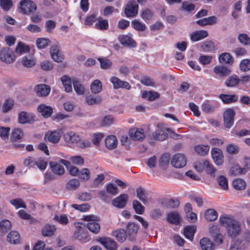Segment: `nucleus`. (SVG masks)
I'll use <instances>...</instances> for the list:
<instances>
[{
    "mask_svg": "<svg viewBox=\"0 0 250 250\" xmlns=\"http://www.w3.org/2000/svg\"><path fill=\"white\" fill-rule=\"evenodd\" d=\"M220 225L225 228L229 234H239L241 225L233 216L228 214L221 215L219 219Z\"/></svg>",
    "mask_w": 250,
    "mask_h": 250,
    "instance_id": "obj_1",
    "label": "nucleus"
},
{
    "mask_svg": "<svg viewBox=\"0 0 250 250\" xmlns=\"http://www.w3.org/2000/svg\"><path fill=\"white\" fill-rule=\"evenodd\" d=\"M20 11L26 15L34 13L37 9L35 3L31 0H21L20 2Z\"/></svg>",
    "mask_w": 250,
    "mask_h": 250,
    "instance_id": "obj_2",
    "label": "nucleus"
},
{
    "mask_svg": "<svg viewBox=\"0 0 250 250\" xmlns=\"http://www.w3.org/2000/svg\"><path fill=\"white\" fill-rule=\"evenodd\" d=\"M13 51L9 47H3L0 50V60L7 63H11L15 61Z\"/></svg>",
    "mask_w": 250,
    "mask_h": 250,
    "instance_id": "obj_3",
    "label": "nucleus"
},
{
    "mask_svg": "<svg viewBox=\"0 0 250 250\" xmlns=\"http://www.w3.org/2000/svg\"><path fill=\"white\" fill-rule=\"evenodd\" d=\"M171 165L176 168H182L187 164V159L185 156L181 153L174 155L170 160Z\"/></svg>",
    "mask_w": 250,
    "mask_h": 250,
    "instance_id": "obj_4",
    "label": "nucleus"
},
{
    "mask_svg": "<svg viewBox=\"0 0 250 250\" xmlns=\"http://www.w3.org/2000/svg\"><path fill=\"white\" fill-rule=\"evenodd\" d=\"M139 6L135 0L129 1L125 8V13L128 18L134 17L138 13Z\"/></svg>",
    "mask_w": 250,
    "mask_h": 250,
    "instance_id": "obj_5",
    "label": "nucleus"
},
{
    "mask_svg": "<svg viewBox=\"0 0 250 250\" xmlns=\"http://www.w3.org/2000/svg\"><path fill=\"white\" fill-rule=\"evenodd\" d=\"M235 112L232 109L229 108L224 113V121L226 127L230 128L233 125Z\"/></svg>",
    "mask_w": 250,
    "mask_h": 250,
    "instance_id": "obj_6",
    "label": "nucleus"
},
{
    "mask_svg": "<svg viewBox=\"0 0 250 250\" xmlns=\"http://www.w3.org/2000/svg\"><path fill=\"white\" fill-rule=\"evenodd\" d=\"M62 134V129H58L53 131L47 132L45 137L49 142L56 144L59 141Z\"/></svg>",
    "mask_w": 250,
    "mask_h": 250,
    "instance_id": "obj_7",
    "label": "nucleus"
},
{
    "mask_svg": "<svg viewBox=\"0 0 250 250\" xmlns=\"http://www.w3.org/2000/svg\"><path fill=\"white\" fill-rule=\"evenodd\" d=\"M110 81L113 84V88L116 89L125 88L129 90L131 88V86L128 82L121 81L118 77L115 76L111 77Z\"/></svg>",
    "mask_w": 250,
    "mask_h": 250,
    "instance_id": "obj_8",
    "label": "nucleus"
},
{
    "mask_svg": "<svg viewBox=\"0 0 250 250\" xmlns=\"http://www.w3.org/2000/svg\"><path fill=\"white\" fill-rule=\"evenodd\" d=\"M132 34L121 35L118 37V40L121 44L129 47H134L136 46V43L132 38Z\"/></svg>",
    "mask_w": 250,
    "mask_h": 250,
    "instance_id": "obj_9",
    "label": "nucleus"
},
{
    "mask_svg": "<svg viewBox=\"0 0 250 250\" xmlns=\"http://www.w3.org/2000/svg\"><path fill=\"white\" fill-rule=\"evenodd\" d=\"M138 227L134 223H128L126 225L125 230L124 229H120L116 234H136L138 231Z\"/></svg>",
    "mask_w": 250,
    "mask_h": 250,
    "instance_id": "obj_10",
    "label": "nucleus"
},
{
    "mask_svg": "<svg viewBox=\"0 0 250 250\" xmlns=\"http://www.w3.org/2000/svg\"><path fill=\"white\" fill-rule=\"evenodd\" d=\"M98 241L103 245L106 249L109 250H116L117 247L116 243L108 237H101Z\"/></svg>",
    "mask_w": 250,
    "mask_h": 250,
    "instance_id": "obj_11",
    "label": "nucleus"
},
{
    "mask_svg": "<svg viewBox=\"0 0 250 250\" xmlns=\"http://www.w3.org/2000/svg\"><path fill=\"white\" fill-rule=\"evenodd\" d=\"M130 138L135 141H142L145 138L144 131L140 128H131L129 131Z\"/></svg>",
    "mask_w": 250,
    "mask_h": 250,
    "instance_id": "obj_12",
    "label": "nucleus"
},
{
    "mask_svg": "<svg viewBox=\"0 0 250 250\" xmlns=\"http://www.w3.org/2000/svg\"><path fill=\"white\" fill-rule=\"evenodd\" d=\"M128 196L126 194H121L119 196L115 198L112 201V204L118 208H123L126 204Z\"/></svg>",
    "mask_w": 250,
    "mask_h": 250,
    "instance_id": "obj_13",
    "label": "nucleus"
},
{
    "mask_svg": "<svg viewBox=\"0 0 250 250\" xmlns=\"http://www.w3.org/2000/svg\"><path fill=\"white\" fill-rule=\"evenodd\" d=\"M218 106L219 104L217 102L207 100L203 103L202 110L205 113H210L213 112Z\"/></svg>",
    "mask_w": 250,
    "mask_h": 250,
    "instance_id": "obj_14",
    "label": "nucleus"
},
{
    "mask_svg": "<svg viewBox=\"0 0 250 250\" xmlns=\"http://www.w3.org/2000/svg\"><path fill=\"white\" fill-rule=\"evenodd\" d=\"M208 36V32L206 30H197L192 32L190 36V40L192 42H197L207 38Z\"/></svg>",
    "mask_w": 250,
    "mask_h": 250,
    "instance_id": "obj_15",
    "label": "nucleus"
},
{
    "mask_svg": "<svg viewBox=\"0 0 250 250\" xmlns=\"http://www.w3.org/2000/svg\"><path fill=\"white\" fill-rule=\"evenodd\" d=\"M167 220L168 223L175 225H179L181 222L180 215L176 211L169 212L167 214Z\"/></svg>",
    "mask_w": 250,
    "mask_h": 250,
    "instance_id": "obj_16",
    "label": "nucleus"
},
{
    "mask_svg": "<svg viewBox=\"0 0 250 250\" xmlns=\"http://www.w3.org/2000/svg\"><path fill=\"white\" fill-rule=\"evenodd\" d=\"M35 90L39 96L45 97L49 93L50 87L46 84H40L36 86Z\"/></svg>",
    "mask_w": 250,
    "mask_h": 250,
    "instance_id": "obj_17",
    "label": "nucleus"
},
{
    "mask_svg": "<svg viewBox=\"0 0 250 250\" xmlns=\"http://www.w3.org/2000/svg\"><path fill=\"white\" fill-rule=\"evenodd\" d=\"M219 98L225 104L235 103L238 99V96L235 94H221L219 96Z\"/></svg>",
    "mask_w": 250,
    "mask_h": 250,
    "instance_id": "obj_18",
    "label": "nucleus"
},
{
    "mask_svg": "<svg viewBox=\"0 0 250 250\" xmlns=\"http://www.w3.org/2000/svg\"><path fill=\"white\" fill-rule=\"evenodd\" d=\"M63 137L65 141L68 143H77L81 141L80 136L72 131L67 132Z\"/></svg>",
    "mask_w": 250,
    "mask_h": 250,
    "instance_id": "obj_19",
    "label": "nucleus"
},
{
    "mask_svg": "<svg viewBox=\"0 0 250 250\" xmlns=\"http://www.w3.org/2000/svg\"><path fill=\"white\" fill-rule=\"evenodd\" d=\"M211 155L215 163L217 165H220L223 163V155L221 149L217 148H213L211 150Z\"/></svg>",
    "mask_w": 250,
    "mask_h": 250,
    "instance_id": "obj_20",
    "label": "nucleus"
},
{
    "mask_svg": "<svg viewBox=\"0 0 250 250\" xmlns=\"http://www.w3.org/2000/svg\"><path fill=\"white\" fill-rule=\"evenodd\" d=\"M37 110L45 118L50 117L52 115L53 112V109L51 107L46 105L44 104H40L38 107Z\"/></svg>",
    "mask_w": 250,
    "mask_h": 250,
    "instance_id": "obj_21",
    "label": "nucleus"
},
{
    "mask_svg": "<svg viewBox=\"0 0 250 250\" xmlns=\"http://www.w3.org/2000/svg\"><path fill=\"white\" fill-rule=\"evenodd\" d=\"M50 54L53 60L58 62H62L63 56L57 46H53L50 49Z\"/></svg>",
    "mask_w": 250,
    "mask_h": 250,
    "instance_id": "obj_22",
    "label": "nucleus"
},
{
    "mask_svg": "<svg viewBox=\"0 0 250 250\" xmlns=\"http://www.w3.org/2000/svg\"><path fill=\"white\" fill-rule=\"evenodd\" d=\"M60 162L66 167L67 169H68L69 173L70 175L76 176L79 173V170L78 168L75 166H71L70 162L68 161L62 159L60 160Z\"/></svg>",
    "mask_w": 250,
    "mask_h": 250,
    "instance_id": "obj_23",
    "label": "nucleus"
},
{
    "mask_svg": "<svg viewBox=\"0 0 250 250\" xmlns=\"http://www.w3.org/2000/svg\"><path fill=\"white\" fill-rule=\"evenodd\" d=\"M60 163L56 162H50L49 164L52 171L56 175H62L64 173V169Z\"/></svg>",
    "mask_w": 250,
    "mask_h": 250,
    "instance_id": "obj_24",
    "label": "nucleus"
},
{
    "mask_svg": "<svg viewBox=\"0 0 250 250\" xmlns=\"http://www.w3.org/2000/svg\"><path fill=\"white\" fill-rule=\"evenodd\" d=\"M118 144V140L114 135H110L107 137L105 140V145L109 149L115 148Z\"/></svg>",
    "mask_w": 250,
    "mask_h": 250,
    "instance_id": "obj_25",
    "label": "nucleus"
},
{
    "mask_svg": "<svg viewBox=\"0 0 250 250\" xmlns=\"http://www.w3.org/2000/svg\"><path fill=\"white\" fill-rule=\"evenodd\" d=\"M200 245L202 250H214L213 243L207 237H205L201 239Z\"/></svg>",
    "mask_w": 250,
    "mask_h": 250,
    "instance_id": "obj_26",
    "label": "nucleus"
},
{
    "mask_svg": "<svg viewBox=\"0 0 250 250\" xmlns=\"http://www.w3.org/2000/svg\"><path fill=\"white\" fill-rule=\"evenodd\" d=\"M152 137L154 140L162 141L167 138L168 134L164 130L158 129L152 133Z\"/></svg>",
    "mask_w": 250,
    "mask_h": 250,
    "instance_id": "obj_27",
    "label": "nucleus"
},
{
    "mask_svg": "<svg viewBox=\"0 0 250 250\" xmlns=\"http://www.w3.org/2000/svg\"><path fill=\"white\" fill-rule=\"evenodd\" d=\"M62 83L64 87L65 91L70 92L72 91V81L70 77L66 75L62 76L61 78Z\"/></svg>",
    "mask_w": 250,
    "mask_h": 250,
    "instance_id": "obj_28",
    "label": "nucleus"
},
{
    "mask_svg": "<svg viewBox=\"0 0 250 250\" xmlns=\"http://www.w3.org/2000/svg\"><path fill=\"white\" fill-rule=\"evenodd\" d=\"M205 217L206 219L208 221H214L218 217V213L215 210L213 209H208L205 211Z\"/></svg>",
    "mask_w": 250,
    "mask_h": 250,
    "instance_id": "obj_29",
    "label": "nucleus"
},
{
    "mask_svg": "<svg viewBox=\"0 0 250 250\" xmlns=\"http://www.w3.org/2000/svg\"><path fill=\"white\" fill-rule=\"evenodd\" d=\"M159 94L157 92L155 91H146L143 92L142 97L143 98L147 99L149 101H153L159 98Z\"/></svg>",
    "mask_w": 250,
    "mask_h": 250,
    "instance_id": "obj_30",
    "label": "nucleus"
},
{
    "mask_svg": "<svg viewBox=\"0 0 250 250\" xmlns=\"http://www.w3.org/2000/svg\"><path fill=\"white\" fill-rule=\"evenodd\" d=\"M219 61L221 63L231 64L233 62L232 56L229 53H223L219 57Z\"/></svg>",
    "mask_w": 250,
    "mask_h": 250,
    "instance_id": "obj_31",
    "label": "nucleus"
},
{
    "mask_svg": "<svg viewBox=\"0 0 250 250\" xmlns=\"http://www.w3.org/2000/svg\"><path fill=\"white\" fill-rule=\"evenodd\" d=\"M170 160V155L168 153L163 154L160 158L159 165L162 169H166L168 165Z\"/></svg>",
    "mask_w": 250,
    "mask_h": 250,
    "instance_id": "obj_32",
    "label": "nucleus"
},
{
    "mask_svg": "<svg viewBox=\"0 0 250 250\" xmlns=\"http://www.w3.org/2000/svg\"><path fill=\"white\" fill-rule=\"evenodd\" d=\"M154 15L153 12L148 8H146L141 11V17L146 21L152 20Z\"/></svg>",
    "mask_w": 250,
    "mask_h": 250,
    "instance_id": "obj_33",
    "label": "nucleus"
},
{
    "mask_svg": "<svg viewBox=\"0 0 250 250\" xmlns=\"http://www.w3.org/2000/svg\"><path fill=\"white\" fill-rule=\"evenodd\" d=\"M231 238V245L229 250H240L241 241L238 238V235H229Z\"/></svg>",
    "mask_w": 250,
    "mask_h": 250,
    "instance_id": "obj_34",
    "label": "nucleus"
},
{
    "mask_svg": "<svg viewBox=\"0 0 250 250\" xmlns=\"http://www.w3.org/2000/svg\"><path fill=\"white\" fill-rule=\"evenodd\" d=\"M232 186L236 190H241L245 188L246 183L242 179H235L232 182Z\"/></svg>",
    "mask_w": 250,
    "mask_h": 250,
    "instance_id": "obj_35",
    "label": "nucleus"
},
{
    "mask_svg": "<svg viewBox=\"0 0 250 250\" xmlns=\"http://www.w3.org/2000/svg\"><path fill=\"white\" fill-rule=\"evenodd\" d=\"M209 150V146L208 145H197L195 146L194 150L200 156L206 155Z\"/></svg>",
    "mask_w": 250,
    "mask_h": 250,
    "instance_id": "obj_36",
    "label": "nucleus"
},
{
    "mask_svg": "<svg viewBox=\"0 0 250 250\" xmlns=\"http://www.w3.org/2000/svg\"><path fill=\"white\" fill-rule=\"evenodd\" d=\"M214 72L221 76H226L230 74V71L225 66H215L214 68Z\"/></svg>",
    "mask_w": 250,
    "mask_h": 250,
    "instance_id": "obj_37",
    "label": "nucleus"
},
{
    "mask_svg": "<svg viewBox=\"0 0 250 250\" xmlns=\"http://www.w3.org/2000/svg\"><path fill=\"white\" fill-rule=\"evenodd\" d=\"M102 88V83L99 80H95L93 81L90 85L91 92L94 94H97L100 92Z\"/></svg>",
    "mask_w": 250,
    "mask_h": 250,
    "instance_id": "obj_38",
    "label": "nucleus"
},
{
    "mask_svg": "<svg viewBox=\"0 0 250 250\" xmlns=\"http://www.w3.org/2000/svg\"><path fill=\"white\" fill-rule=\"evenodd\" d=\"M98 221L88 222L86 225L87 228L92 233H97L100 230V226Z\"/></svg>",
    "mask_w": 250,
    "mask_h": 250,
    "instance_id": "obj_39",
    "label": "nucleus"
},
{
    "mask_svg": "<svg viewBox=\"0 0 250 250\" xmlns=\"http://www.w3.org/2000/svg\"><path fill=\"white\" fill-rule=\"evenodd\" d=\"M72 82L74 89L77 94L78 95H83L84 92V87L76 78L73 79Z\"/></svg>",
    "mask_w": 250,
    "mask_h": 250,
    "instance_id": "obj_40",
    "label": "nucleus"
},
{
    "mask_svg": "<svg viewBox=\"0 0 250 250\" xmlns=\"http://www.w3.org/2000/svg\"><path fill=\"white\" fill-rule=\"evenodd\" d=\"M23 135L22 130L19 128H15L11 136V140L12 142L17 141L22 137Z\"/></svg>",
    "mask_w": 250,
    "mask_h": 250,
    "instance_id": "obj_41",
    "label": "nucleus"
},
{
    "mask_svg": "<svg viewBox=\"0 0 250 250\" xmlns=\"http://www.w3.org/2000/svg\"><path fill=\"white\" fill-rule=\"evenodd\" d=\"M163 204L164 206L168 208H175L179 206V201L177 199H168L166 200Z\"/></svg>",
    "mask_w": 250,
    "mask_h": 250,
    "instance_id": "obj_42",
    "label": "nucleus"
},
{
    "mask_svg": "<svg viewBox=\"0 0 250 250\" xmlns=\"http://www.w3.org/2000/svg\"><path fill=\"white\" fill-rule=\"evenodd\" d=\"M240 82V79L236 75L229 77L226 81L225 84L228 87H233L237 84Z\"/></svg>",
    "mask_w": 250,
    "mask_h": 250,
    "instance_id": "obj_43",
    "label": "nucleus"
},
{
    "mask_svg": "<svg viewBox=\"0 0 250 250\" xmlns=\"http://www.w3.org/2000/svg\"><path fill=\"white\" fill-rule=\"evenodd\" d=\"M14 104V101L12 99L9 98L5 100L2 105V112L5 113L11 110Z\"/></svg>",
    "mask_w": 250,
    "mask_h": 250,
    "instance_id": "obj_44",
    "label": "nucleus"
},
{
    "mask_svg": "<svg viewBox=\"0 0 250 250\" xmlns=\"http://www.w3.org/2000/svg\"><path fill=\"white\" fill-rule=\"evenodd\" d=\"M11 228V222L8 220H3L0 223V229L2 233H7Z\"/></svg>",
    "mask_w": 250,
    "mask_h": 250,
    "instance_id": "obj_45",
    "label": "nucleus"
},
{
    "mask_svg": "<svg viewBox=\"0 0 250 250\" xmlns=\"http://www.w3.org/2000/svg\"><path fill=\"white\" fill-rule=\"evenodd\" d=\"M35 60L30 57H23L22 59L21 63L26 67H31L35 64Z\"/></svg>",
    "mask_w": 250,
    "mask_h": 250,
    "instance_id": "obj_46",
    "label": "nucleus"
},
{
    "mask_svg": "<svg viewBox=\"0 0 250 250\" xmlns=\"http://www.w3.org/2000/svg\"><path fill=\"white\" fill-rule=\"evenodd\" d=\"M217 182L220 188L224 190L228 189V182L227 179L223 175H220L217 178Z\"/></svg>",
    "mask_w": 250,
    "mask_h": 250,
    "instance_id": "obj_47",
    "label": "nucleus"
},
{
    "mask_svg": "<svg viewBox=\"0 0 250 250\" xmlns=\"http://www.w3.org/2000/svg\"><path fill=\"white\" fill-rule=\"evenodd\" d=\"M56 230L54 225L47 224L42 229V234H54Z\"/></svg>",
    "mask_w": 250,
    "mask_h": 250,
    "instance_id": "obj_48",
    "label": "nucleus"
},
{
    "mask_svg": "<svg viewBox=\"0 0 250 250\" xmlns=\"http://www.w3.org/2000/svg\"><path fill=\"white\" fill-rule=\"evenodd\" d=\"M86 103L89 105L98 104L102 101V98L100 96L94 97L92 95H88L86 97Z\"/></svg>",
    "mask_w": 250,
    "mask_h": 250,
    "instance_id": "obj_49",
    "label": "nucleus"
},
{
    "mask_svg": "<svg viewBox=\"0 0 250 250\" xmlns=\"http://www.w3.org/2000/svg\"><path fill=\"white\" fill-rule=\"evenodd\" d=\"M136 196L137 198L144 203H145L147 201L145 190L142 188L139 187L136 189Z\"/></svg>",
    "mask_w": 250,
    "mask_h": 250,
    "instance_id": "obj_50",
    "label": "nucleus"
},
{
    "mask_svg": "<svg viewBox=\"0 0 250 250\" xmlns=\"http://www.w3.org/2000/svg\"><path fill=\"white\" fill-rule=\"evenodd\" d=\"M133 208L135 212L139 214H142L145 211V207L137 200L133 202Z\"/></svg>",
    "mask_w": 250,
    "mask_h": 250,
    "instance_id": "obj_51",
    "label": "nucleus"
},
{
    "mask_svg": "<svg viewBox=\"0 0 250 250\" xmlns=\"http://www.w3.org/2000/svg\"><path fill=\"white\" fill-rule=\"evenodd\" d=\"M80 186V182L76 179L70 180L66 185V188L69 190H74Z\"/></svg>",
    "mask_w": 250,
    "mask_h": 250,
    "instance_id": "obj_52",
    "label": "nucleus"
},
{
    "mask_svg": "<svg viewBox=\"0 0 250 250\" xmlns=\"http://www.w3.org/2000/svg\"><path fill=\"white\" fill-rule=\"evenodd\" d=\"M131 25L134 29L139 31H144L146 29V25L137 20L132 21Z\"/></svg>",
    "mask_w": 250,
    "mask_h": 250,
    "instance_id": "obj_53",
    "label": "nucleus"
},
{
    "mask_svg": "<svg viewBox=\"0 0 250 250\" xmlns=\"http://www.w3.org/2000/svg\"><path fill=\"white\" fill-rule=\"evenodd\" d=\"M108 26V22L106 20H99L98 22L95 24V28L101 30L107 29Z\"/></svg>",
    "mask_w": 250,
    "mask_h": 250,
    "instance_id": "obj_54",
    "label": "nucleus"
},
{
    "mask_svg": "<svg viewBox=\"0 0 250 250\" xmlns=\"http://www.w3.org/2000/svg\"><path fill=\"white\" fill-rule=\"evenodd\" d=\"M98 60L100 62V66L103 69H107L112 66L111 62L106 58H98Z\"/></svg>",
    "mask_w": 250,
    "mask_h": 250,
    "instance_id": "obj_55",
    "label": "nucleus"
},
{
    "mask_svg": "<svg viewBox=\"0 0 250 250\" xmlns=\"http://www.w3.org/2000/svg\"><path fill=\"white\" fill-rule=\"evenodd\" d=\"M10 203L14 206L16 208L18 209L20 208H26V205L24 203L23 200L21 198H17L11 200L10 201Z\"/></svg>",
    "mask_w": 250,
    "mask_h": 250,
    "instance_id": "obj_56",
    "label": "nucleus"
},
{
    "mask_svg": "<svg viewBox=\"0 0 250 250\" xmlns=\"http://www.w3.org/2000/svg\"><path fill=\"white\" fill-rule=\"evenodd\" d=\"M72 207L76 210L81 212H85L89 209L90 206L88 203H84L82 205L72 204Z\"/></svg>",
    "mask_w": 250,
    "mask_h": 250,
    "instance_id": "obj_57",
    "label": "nucleus"
},
{
    "mask_svg": "<svg viewBox=\"0 0 250 250\" xmlns=\"http://www.w3.org/2000/svg\"><path fill=\"white\" fill-rule=\"evenodd\" d=\"M13 4L11 0H0V6L4 11H8Z\"/></svg>",
    "mask_w": 250,
    "mask_h": 250,
    "instance_id": "obj_58",
    "label": "nucleus"
},
{
    "mask_svg": "<svg viewBox=\"0 0 250 250\" xmlns=\"http://www.w3.org/2000/svg\"><path fill=\"white\" fill-rule=\"evenodd\" d=\"M53 220L62 225H66L68 222V219L67 216L64 214H62L60 216L55 215L53 218Z\"/></svg>",
    "mask_w": 250,
    "mask_h": 250,
    "instance_id": "obj_59",
    "label": "nucleus"
},
{
    "mask_svg": "<svg viewBox=\"0 0 250 250\" xmlns=\"http://www.w3.org/2000/svg\"><path fill=\"white\" fill-rule=\"evenodd\" d=\"M18 119L19 123L22 124L28 123L30 120L28 113L24 111H22L19 114Z\"/></svg>",
    "mask_w": 250,
    "mask_h": 250,
    "instance_id": "obj_60",
    "label": "nucleus"
},
{
    "mask_svg": "<svg viewBox=\"0 0 250 250\" xmlns=\"http://www.w3.org/2000/svg\"><path fill=\"white\" fill-rule=\"evenodd\" d=\"M208 165V161L205 160L203 162H196L194 165V167L199 172H202L205 170V167Z\"/></svg>",
    "mask_w": 250,
    "mask_h": 250,
    "instance_id": "obj_61",
    "label": "nucleus"
},
{
    "mask_svg": "<svg viewBox=\"0 0 250 250\" xmlns=\"http://www.w3.org/2000/svg\"><path fill=\"white\" fill-rule=\"evenodd\" d=\"M47 163L43 158L35 159V166H36L40 170H44L46 168Z\"/></svg>",
    "mask_w": 250,
    "mask_h": 250,
    "instance_id": "obj_62",
    "label": "nucleus"
},
{
    "mask_svg": "<svg viewBox=\"0 0 250 250\" xmlns=\"http://www.w3.org/2000/svg\"><path fill=\"white\" fill-rule=\"evenodd\" d=\"M29 50V47L21 42L18 43L15 49L16 52L20 54L27 52Z\"/></svg>",
    "mask_w": 250,
    "mask_h": 250,
    "instance_id": "obj_63",
    "label": "nucleus"
},
{
    "mask_svg": "<svg viewBox=\"0 0 250 250\" xmlns=\"http://www.w3.org/2000/svg\"><path fill=\"white\" fill-rule=\"evenodd\" d=\"M240 69L244 72L248 71L250 70V60L244 59L241 61L240 64Z\"/></svg>",
    "mask_w": 250,
    "mask_h": 250,
    "instance_id": "obj_64",
    "label": "nucleus"
}]
</instances>
